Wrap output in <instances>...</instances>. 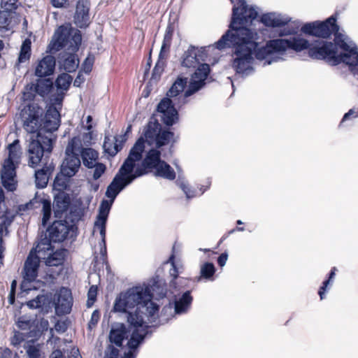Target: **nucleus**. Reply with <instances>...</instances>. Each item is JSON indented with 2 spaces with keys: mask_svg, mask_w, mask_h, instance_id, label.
<instances>
[{
  "mask_svg": "<svg viewBox=\"0 0 358 358\" xmlns=\"http://www.w3.org/2000/svg\"><path fill=\"white\" fill-rule=\"evenodd\" d=\"M215 45L219 50L235 48L232 66L237 73L246 76L254 71L252 66L254 51L258 60L265 61L264 65L271 64L286 59L291 50L299 52L307 49L309 42L300 36H294L289 39L271 40L265 46L257 48L258 42L252 39V35L245 29H239L234 32L227 31Z\"/></svg>",
  "mask_w": 358,
  "mask_h": 358,
  "instance_id": "nucleus-1",
  "label": "nucleus"
},
{
  "mask_svg": "<svg viewBox=\"0 0 358 358\" xmlns=\"http://www.w3.org/2000/svg\"><path fill=\"white\" fill-rule=\"evenodd\" d=\"M145 151V140L140 137L130 150L127 158L121 166L117 173L108 186L106 196L110 200H103L99 206V213L94 222V229L99 231L101 236L103 248L101 253L106 252V227L108 214L112 204L117 194L136 178L145 174L148 171L156 169L162 162L159 150L152 148L146 152L143 159Z\"/></svg>",
  "mask_w": 358,
  "mask_h": 358,
  "instance_id": "nucleus-2",
  "label": "nucleus"
},
{
  "mask_svg": "<svg viewBox=\"0 0 358 358\" xmlns=\"http://www.w3.org/2000/svg\"><path fill=\"white\" fill-rule=\"evenodd\" d=\"M113 310L127 315L131 338L124 358H134L137 348L149 333V324L154 322L159 307L152 301L148 286H136L121 293L115 299Z\"/></svg>",
  "mask_w": 358,
  "mask_h": 358,
  "instance_id": "nucleus-3",
  "label": "nucleus"
},
{
  "mask_svg": "<svg viewBox=\"0 0 358 358\" xmlns=\"http://www.w3.org/2000/svg\"><path fill=\"white\" fill-rule=\"evenodd\" d=\"M43 110L37 103H30L22 110L20 116L24 129L30 134L28 139L29 166L36 167L41 162L45 152L52 150V133L60 125V114L55 108H50L45 115L43 127L41 117Z\"/></svg>",
  "mask_w": 358,
  "mask_h": 358,
  "instance_id": "nucleus-4",
  "label": "nucleus"
},
{
  "mask_svg": "<svg viewBox=\"0 0 358 358\" xmlns=\"http://www.w3.org/2000/svg\"><path fill=\"white\" fill-rule=\"evenodd\" d=\"M210 72L207 64H201L192 76L188 89L180 95L187 84V78L178 77L167 92L166 98L163 99L157 106V112L161 120L167 126H171L178 119L176 107L180 108L187 103V98L199 91L205 84Z\"/></svg>",
  "mask_w": 358,
  "mask_h": 358,
  "instance_id": "nucleus-5",
  "label": "nucleus"
},
{
  "mask_svg": "<svg viewBox=\"0 0 358 358\" xmlns=\"http://www.w3.org/2000/svg\"><path fill=\"white\" fill-rule=\"evenodd\" d=\"M336 42L345 53L337 54V48L331 42L316 40L309 43L308 55L313 59H327L334 64L341 62L350 66H358V52L355 44L344 34L336 36Z\"/></svg>",
  "mask_w": 358,
  "mask_h": 358,
  "instance_id": "nucleus-6",
  "label": "nucleus"
},
{
  "mask_svg": "<svg viewBox=\"0 0 358 358\" xmlns=\"http://www.w3.org/2000/svg\"><path fill=\"white\" fill-rule=\"evenodd\" d=\"M82 41L80 31L66 26L59 27L55 31L52 40L48 46L47 52L55 53L62 48L64 51L59 56V63L66 71H75L79 65L76 57Z\"/></svg>",
  "mask_w": 358,
  "mask_h": 358,
  "instance_id": "nucleus-7",
  "label": "nucleus"
},
{
  "mask_svg": "<svg viewBox=\"0 0 358 358\" xmlns=\"http://www.w3.org/2000/svg\"><path fill=\"white\" fill-rule=\"evenodd\" d=\"M8 158L4 161L1 171V182L4 188L13 192L16 188V164L19 163L21 152L19 140H15L7 147Z\"/></svg>",
  "mask_w": 358,
  "mask_h": 358,
  "instance_id": "nucleus-8",
  "label": "nucleus"
},
{
  "mask_svg": "<svg viewBox=\"0 0 358 358\" xmlns=\"http://www.w3.org/2000/svg\"><path fill=\"white\" fill-rule=\"evenodd\" d=\"M234 3L231 22L228 31L245 29L252 35V39L257 40V34L245 27L257 16V11L252 7L249 8L245 0H231Z\"/></svg>",
  "mask_w": 358,
  "mask_h": 358,
  "instance_id": "nucleus-9",
  "label": "nucleus"
},
{
  "mask_svg": "<svg viewBox=\"0 0 358 358\" xmlns=\"http://www.w3.org/2000/svg\"><path fill=\"white\" fill-rule=\"evenodd\" d=\"M338 29L339 27L336 24V18L333 16L329 17L324 22H320L316 21L306 23L301 27L302 32L322 38H329L333 33L336 37L337 35L341 34L338 33ZM334 41H336V38H334ZM333 44L335 45L336 48L338 46L336 42Z\"/></svg>",
  "mask_w": 358,
  "mask_h": 358,
  "instance_id": "nucleus-10",
  "label": "nucleus"
},
{
  "mask_svg": "<svg viewBox=\"0 0 358 358\" xmlns=\"http://www.w3.org/2000/svg\"><path fill=\"white\" fill-rule=\"evenodd\" d=\"M144 136L149 145L155 144L157 148L168 144L173 138L174 134L162 130L161 124L156 119H151L144 129Z\"/></svg>",
  "mask_w": 358,
  "mask_h": 358,
  "instance_id": "nucleus-11",
  "label": "nucleus"
},
{
  "mask_svg": "<svg viewBox=\"0 0 358 358\" xmlns=\"http://www.w3.org/2000/svg\"><path fill=\"white\" fill-rule=\"evenodd\" d=\"M173 29L171 25L166 27L161 47L159 59L153 69L151 80H157L164 71L166 59L168 57L169 49L171 45Z\"/></svg>",
  "mask_w": 358,
  "mask_h": 358,
  "instance_id": "nucleus-12",
  "label": "nucleus"
},
{
  "mask_svg": "<svg viewBox=\"0 0 358 358\" xmlns=\"http://www.w3.org/2000/svg\"><path fill=\"white\" fill-rule=\"evenodd\" d=\"M67 157L64 160L61 166V173L66 177L71 178L73 176L80 166V160L76 148L69 143L66 150Z\"/></svg>",
  "mask_w": 358,
  "mask_h": 358,
  "instance_id": "nucleus-13",
  "label": "nucleus"
},
{
  "mask_svg": "<svg viewBox=\"0 0 358 358\" xmlns=\"http://www.w3.org/2000/svg\"><path fill=\"white\" fill-rule=\"evenodd\" d=\"M72 226L66 220H57L48 227L47 231L52 242H62L67 237Z\"/></svg>",
  "mask_w": 358,
  "mask_h": 358,
  "instance_id": "nucleus-14",
  "label": "nucleus"
},
{
  "mask_svg": "<svg viewBox=\"0 0 358 358\" xmlns=\"http://www.w3.org/2000/svg\"><path fill=\"white\" fill-rule=\"evenodd\" d=\"M55 301V308L58 315L67 314L71 311L73 299L70 289L61 288L56 294Z\"/></svg>",
  "mask_w": 358,
  "mask_h": 358,
  "instance_id": "nucleus-15",
  "label": "nucleus"
},
{
  "mask_svg": "<svg viewBox=\"0 0 358 358\" xmlns=\"http://www.w3.org/2000/svg\"><path fill=\"white\" fill-rule=\"evenodd\" d=\"M89 0H78L74 15V23L80 28H85L90 24Z\"/></svg>",
  "mask_w": 358,
  "mask_h": 358,
  "instance_id": "nucleus-16",
  "label": "nucleus"
},
{
  "mask_svg": "<svg viewBox=\"0 0 358 358\" xmlns=\"http://www.w3.org/2000/svg\"><path fill=\"white\" fill-rule=\"evenodd\" d=\"M40 259L35 257L34 251H31L24 262L23 277L24 282L22 285L24 287L25 281L32 282L35 280L38 275Z\"/></svg>",
  "mask_w": 358,
  "mask_h": 358,
  "instance_id": "nucleus-17",
  "label": "nucleus"
},
{
  "mask_svg": "<svg viewBox=\"0 0 358 358\" xmlns=\"http://www.w3.org/2000/svg\"><path fill=\"white\" fill-rule=\"evenodd\" d=\"M206 53L204 49L196 48L190 46L184 53L182 65L187 68H195L201 62L205 61Z\"/></svg>",
  "mask_w": 358,
  "mask_h": 358,
  "instance_id": "nucleus-18",
  "label": "nucleus"
},
{
  "mask_svg": "<svg viewBox=\"0 0 358 358\" xmlns=\"http://www.w3.org/2000/svg\"><path fill=\"white\" fill-rule=\"evenodd\" d=\"M56 61L55 57L46 55L41 59L35 69V75L38 77H46L52 75L55 69Z\"/></svg>",
  "mask_w": 358,
  "mask_h": 358,
  "instance_id": "nucleus-19",
  "label": "nucleus"
},
{
  "mask_svg": "<svg viewBox=\"0 0 358 358\" xmlns=\"http://www.w3.org/2000/svg\"><path fill=\"white\" fill-rule=\"evenodd\" d=\"M291 20L288 16L280 13H269L264 14L261 22L266 27H280L286 25Z\"/></svg>",
  "mask_w": 358,
  "mask_h": 358,
  "instance_id": "nucleus-20",
  "label": "nucleus"
},
{
  "mask_svg": "<svg viewBox=\"0 0 358 358\" xmlns=\"http://www.w3.org/2000/svg\"><path fill=\"white\" fill-rule=\"evenodd\" d=\"M51 242L52 241L50 238H45L41 239L36 246L31 250L34 251V257L40 260L46 259V257L53 251Z\"/></svg>",
  "mask_w": 358,
  "mask_h": 358,
  "instance_id": "nucleus-21",
  "label": "nucleus"
},
{
  "mask_svg": "<svg viewBox=\"0 0 358 358\" xmlns=\"http://www.w3.org/2000/svg\"><path fill=\"white\" fill-rule=\"evenodd\" d=\"M127 337V331L123 324H117L113 326L110 331L109 339L112 343H115L117 347L122 345V341Z\"/></svg>",
  "mask_w": 358,
  "mask_h": 358,
  "instance_id": "nucleus-22",
  "label": "nucleus"
},
{
  "mask_svg": "<svg viewBox=\"0 0 358 358\" xmlns=\"http://www.w3.org/2000/svg\"><path fill=\"white\" fill-rule=\"evenodd\" d=\"M54 170L52 164L45 165L41 169L35 171V182L38 188L46 187L50 176Z\"/></svg>",
  "mask_w": 358,
  "mask_h": 358,
  "instance_id": "nucleus-23",
  "label": "nucleus"
},
{
  "mask_svg": "<svg viewBox=\"0 0 358 358\" xmlns=\"http://www.w3.org/2000/svg\"><path fill=\"white\" fill-rule=\"evenodd\" d=\"M69 206V199L64 195H57L53 202V211L55 217L62 218L66 214Z\"/></svg>",
  "mask_w": 358,
  "mask_h": 358,
  "instance_id": "nucleus-24",
  "label": "nucleus"
},
{
  "mask_svg": "<svg viewBox=\"0 0 358 358\" xmlns=\"http://www.w3.org/2000/svg\"><path fill=\"white\" fill-rule=\"evenodd\" d=\"M192 302L189 291L185 292L182 296L175 301V313L182 315L187 313Z\"/></svg>",
  "mask_w": 358,
  "mask_h": 358,
  "instance_id": "nucleus-25",
  "label": "nucleus"
},
{
  "mask_svg": "<svg viewBox=\"0 0 358 358\" xmlns=\"http://www.w3.org/2000/svg\"><path fill=\"white\" fill-rule=\"evenodd\" d=\"M34 86L36 94L41 97H45L49 95L54 89V84L50 78L38 79L35 83H32Z\"/></svg>",
  "mask_w": 358,
  "mask_h": 358,
  "instance_id": "nucleus-26",
  "label": "nucleus"
},
{
  "mask_svg": "<svg viewBox=\"0 0 358 358\" xmlns=\"http://www.w3.org/2000/svg\"><path fill=\"white\" fill-rule=\"evenodd\" d=\"M43 344H41L34 340H30L24 343V348L29 358H41L43 355Z\"/></svg>",
  "mask_w": 358,
  "mask_h": 358,
  "instance_id": "nucleus-27",
  "label": "nucleus"
},
{
  "mask_svg": "<svg viewBox=\"0 0 358 358\" xmlns=\"http://www.w3.org/2000/svg\"><path fill=\"white\" fill-rule=\"evenodd\" d=\"M0 11V31L3 32L12 29V21L14 13L13 9L9 8H3ZM2 36V34H0Z\"/></svg>",
  "mask_w": 358,
  "mask_h": 358,
  "instance_id": "nucleus-28",
  "label": "nucleus"
},
{
  "mask_svg": "<svg viewBox=\"0 0 358 358\" xmlns=\"http://www.w3.org/2000/svg\"><path fill=\"white\" fill-rule=\"evenodd\" d=\"M99 157V153L92 148H83L81 151V157L85 166L92 169Z\"/></svg>",
  "mask_w": 358,
  "mask_h": 358,
  "instance_id": "nucleus-29",
  "label": "nucleus"
},
{
  "mask_svg": "<svg viewBox=\"0 0 358 358\" xmlns=\"http://www.w3.org/2000/svg\"><path fill=\"white\" fill-rule=\"evenodd\" d=\"M155 176L173 180L176 178V173L169 164L162 161L155 169Z\"/></svg>",
  "mask_w": 358,
  "mask_h": 358,
  "instance_id": "nucleus-30",
  "label": "nucleus"
},
{
  "mask_svg": "<svg viewBox=\"0 0 358 358\" xmlns=\"http://www.w3.org/2000/svg\"><path fill=\"white\" fill-rule=\"evenodd\" d=\"M64 259V251L63 250H57L55 252H52L46 257V259H43L45 260V263L48 266H58L63 264Z\"/></svg>",
  "mask_w": 358,
  "mask_h": 358,
  "instance_id": "nucleus-31",
  "label": "nucleus"
},
{
  "mask_svg": "<svg viewBox=\"0 0 358 358\" xmlns=\"http://www.w3.org/2000/svg\"><path fill=\"white\" fill-rule=\"evenodd\" d=\"M215 273V268L213 263L206 262L201 266L200 275L198 277L197 280L200 281L202 279L206 280H213V275Z\"/></svg>",
  "mask_w": 358,
  "mask_h": 358,
  "instance_id": "nucleus-32",
  "label": "nucleus"
},
{
  "mask_svg": "<svg viewBox=\"0 0 358 358\" xmlns=\"http://www.w3.org/2000/svg\"><path fill=\"white\" fill-rule=\"evenodd\" d=\"M31 41L29 38H26L20 48V51L18 57V63H24L29 60L31 54Z\"/></svg>",
  "mask_w": 358,
  "mask_h": 358,
  "instance_id": "nucleus-33",
  "label": "nucleus"
},
{
  "mask_svg": "<svg viewBox=\"0 0 358 358\" xmlns=\"http://www.w3.org/2000/svg\"><path fill=\"white\" fill-rule=\"evenodd\" d=\"M72 82V77L67 73H62L55 81L57 90L67 91Z\"/></svg>",
  "mask_w": 358,
  "mask_h": 358,
  "instance_id": "nucleus-34",
  "label": "nucleus"
},
{
  "mask_svg": "<svg viewBox=\"0 0 358 358\" xmlns=\"http://www.w3.org/2000/svg\"><path fill=\"white\" fill-rule=\"evenodd\" d=\"M103 148L105 152L110 156H115L120 151V148L115 143L114 139L108 136H105Z\"/></svg>",
  "mask_w": 358,
  "mask_h": 358,
  "instance_id": "nucleus-35",
  "label": "nucleus"
},
{
  "mask_svg": "<svg viewBox=\"0 0 358 358\" xmlns=\"http://www.w3.org/2000/svg\"><path fill=\"white\" fill-rule=\"evenodd\" d=\"M14 216L10 215L8 212H6L2 215H0V237H2L3 234H8V227L12 223Z\"/></svg>",
  "mask_w": 358,
  "mask_h": 358,
  "instance_id": "nucleus-36",
  "label": "nucleus"
},
{
  "mask_svg": "<svg viewBox=\"0 0 358 358\" xmlns=\"http://www.w3.org/2000/svg\"><path fill=\"white\" fill-rule=\"evenodd\" d=\"M35 320L27 315H22L17 318L16 324L17 327L22 330L30 329L33 326Z\"/></svg>",
  "mask_w": 358,
  "mask_h": 358,
  "instance_id": "nucleus-37",
  "label": "nucleus"
},
{
  "mask_svg": "<svg viewBox=\"0 0 358 358\" xmlns=\"http://www.w3.org/2000/svg\"><path fill=\"white\" fill-rule=\"evenodd\" d=\"M43 217H42V224L45 227L48 222L49 221L51 215V203L48 200L43 199Z\"/></svg>",
  "mask_w": 358,
  "mask_h": 358,
  "instance_id": "nucleus-38",
  "label": "nucleus"
},
{
  "mask_svg": "<svg viewBox=\"0 0 358 358\" xmlns=\"http://www.w3.org/2000/svg\"><path fill=\"white\" fill-rule=\"evenodd\" d=\"M47 297L42 294L38 295L35 299L27 302V306L30 308H38L45 304Z\"/></svg>",
  "mask_w": 358,
  "mask_h": 358,
  "instance_id": "nucleus-39",
  "label": "nucleus"
},
{
  "mask_svg": "<svg viewBox=\"0 0 358 358\" xmlns=\"http://www.w3.org/2000/svg\"><path fill=\"white\" fill-rule=\"evenodd\" d=\"M176 184L182 189L187 199L193 198L196 196L195 191L191 189L184 180L178 178L176 181Z\"/></svg>",
  "mask_w": 358,
  "mask_h": 358,
  "instance_id": "nucleus-40",
  "label": "nucleus"
},
{
  "mask_svg": "<svg viewBox=\"0 0 358 358\" xmlns=\"http://www.w3.org/2000/svg\"><path fill=\"white\" fill-rule=\"evenodd\" d=\"M174 257L171 256L169 258V262L171 264L172 268L170 269V275L173 277V280L171 281L170 284L171 286L176 288L177 287V278L178 277L179 271L178 268L176 267L175 262L173 261Z\"/></svg>",
  "mask_w": 358,
  "mask_h": 358,
  "instance_id": "nucleus-41",
  "label": "nucleus"
},
{
  "mask_svg": "<svg viewBox=\"0 0 358 358\" xmlns=\"http://www.w3.org/2000/svg\"><path fill=\"white\" fill-rule=\"evenodd\" d=\"M36 94H37L36 91H35L34 86L31 83L25 87L22 99L24 101H31L34 99Z\"/></svg>",
  "mask_w": 358,
  "mask_h": 358,
  "instance_id": "nucleus-42",
  "label": "nucleus"
},
{
  "mask_svg": "<svg viewBox=\"0 0 358 358\" xmlns=\"http://www.w3.org/2000/svg\"><path fill=\"white\" fill-rule=\"evenodd\" d=\"M336 268L335 267H334L330 273H329V279L324 281L323 282V285L320 287V290H319V295L320 296V299H324V293H325V291H326V289L328 286V285L330 283V282L333 280V278H334L335 276V271H336Z\"/></svg>",
  "mask_w": 358,
  "mask_h": 358,
  "instance_id": "nucleus-43",
  "label": "nucleus"
},
{
  "mask_svg": "<svg viewBox=\"0 0 358 358\" xmlns=\"http://www.w3.org/2000/svg\"><path fill=\"white\" fill-rule=\"evenodd\" d=\"M92 169H94L93 178L97 180L104 173L106 167L105 164L97 162L93 166Z\"/></svg>",
  "mask_w": 358,
  "mask_h": 358,
  "instance_id": "nucleus-44",
  "label": "nucleus"
},
{
  "mask_svg": "<svg viewBox=\"0 0 358 358\" xmlns=\"http://www.w3.org/2000/svg\"><path fill=\"white\" fill-rule=\"evenodd\" d=\"M64 175H57L54 180V187L58 190H62L66 187V180L63 178Z\"/></svg>",
  "mask_w": 358,
  "mask_h": 358,
  "instance_id": "nucleus-45",
  "label": "nucleus"
},
{
  "mask_svg": "<svg viewBox=\"0 0 358 358\" xmlns=\"http://www.w3.org/2000/svg\"><path fill=\"white\" fill-rule=\"evenodd\" d=\"M94 57L89 55L84 61L82 64V69L86 73H90L92 71V66L94 64Z\"/></svg>",
  "mask_w": 358,
  "mask_h": 358,
  "instance_id": "nucleus-46",
  "label": "nucleus"
},
{
  "mask_svg": "<svg viewBox=\"0 0 358 358\" xmlns=\"http://www.w3.org/2000/svg\"><path fill=\"white\" fill-rule=\"evenodd\" d=\"M105 353V358H117L119 355V350L113 345H109L106 348Z\"/></svg>",
  "mask_w": 358,
  "mask_h": 358,
  "instance_id": "nucleus-47",
  "label": "nucleus"
},
{
  "mask_svg": "<svg viewBox=\"0 0 358 358\" xmlns=\"http://www.w3.org/2000/svg\"><path fill=\"white\" fill-rule=\"evenodd\" d=\"M24 341V335L19 332L16 331L14 333L13 336L11 338L10 342L11 344L14 346H17L20 345Z\"/></svg>",
  "mask_w": 358,
  "mask_h": 358,
  "instance_id": "nucleus-48",
  "label": "nucleus"
},
{
  "mask_svg": "<svg viewBox=\"0 0 358 358\" xmlns=\"http://www.w3.org/2000/svg\"><path fill=\"white\" fill-rule=\"evenodd\" d=\"M99 318H100V313H99V310H94L91 315L90 320L88 324L89 328L92 329L93 327H94L97 324V323L99 320Z\"/></svg>",
  "mask_w": 358,
  "mask_h": 358,
  "instance_id": "nucleus-49",
  "label": "nucleus"
},
{
  "mask_svg": "<svg viewBox=\"0 0 358 358\" xmlns=\"http://www.w3.org/2000/svg\"><path fill=\"white\" fill-rule=\"evenodd\" d=\"M96 294H97V287L94 285L91 286L88 291V293H87V296H88L87 303H90V301H92V303H93L95 301L96 297Z\"/></svg>",
  "mask_w": 358,
  "mask_h": 358,
  "instance_id": "nucleus-50",
  "label": "nucleus"
},
{
  "mask_svg": "<svg viewBox=\"0 0 358 358\" xmlns=\"http://www.w3.org/2000/svg\"><path fill=\"white\" fill-rule=\"evenodd\" d=\"M113 139L115 141V143L118 146V148H120V150L122 148L124 143L127 141V136H126V134H123V135L117 136L114 137Z\"/></svg>",
  "mask_w": 358,
  "mask_h": 358,
  "instance_id": "nucleus-51",
  "label": "nucleus"
},
{
  "mask_svg": "<svg viewBox=\"0 0 358 358\" xmlns=\"http://www.w3.org/2000/svg\"><path fill=\"white\" fill-rule=\"evenodd\" d=\"M16 1L17 0H1V7L15 9Z\"/></svg>",
  "mask_w": 358,
  "mask_h": 358,
  "instance_id": "nucleus-52",
  "label": "nucleus"
},
{
  "mask_svg": "<svg viewBox=\"0 0 358 358\" xmlns=\"http://www.w3.org/2000/svg\"><path fill=\"white\" fill-rule=\"evenodd\" d=\"M55 328L58 332H64L67 329V325L66 322L58 321L55 326Z\"/></svg>",
  "mask_w": 358,
  "mask_h": 358,
  "instance_id": "nucleus-53",
  "label": "nucleus"
},
{
  "mask_svg": "<svg viewBox=\"0 0 358 358\" xmlns=\"http://www.w3.org/2000/svg\"><path fill=\"white\" fill-rule=\"evenodd\" d=\"M358 117V108H355L350 109L347 113H345L343 117L342 122L348 120L350 117Z\"/></svg>",
  "mask_w": 358,
  "mask_h": 358,
  "instance_id": "nucleus-54",
  "label": "nucleus"
},
{
  "mask_svg": "<svg viewBox=\"0 0 358 358\" xmlns=\"http://www.w3.org/2000/svg\"><path fill=\"white\" fill-rule=\"evenodd\" d=\"M228 258V255L226 252L222 253L218 259H217V263L220 266L222 267L225 265Z\"/></svg>",
  "mask_w": 358,
  "mask_h": 358,
  "instance_id": "nucleus-55",
  "label": "nucleus"
},
{
  "mask_svg": "<svg viewBox=\"0 0 358 358\" xmlns=\"http://www.w3.org/2000/svg\"><path fill=\"white\" fill-rule=\"evenodd\" d=\"M80 356V352L78 348H72L70 353L67 355V358H78Z\"/></svg>",
  "mask_w": 358,
  "mask_h": 358,
  "instance_id": "nucleus-56",
  "label": "nucleus"
},
{
  "mask_svg": "<svg viewBox=\"0 0 358 358\" xmlns=\"http://www.w3.org/2000/svg\"><path fill=\"white\" fill-rule=\"evenodd\" d=\"M66 2L67 0H51L52 6L55 8L64 7Z\"/></svg>",
  "mask_w": 358,
  "mask_h": 358,
  "instance_id": "nucleus-57",
  "label": "nucleus"
},
{
  "mask_svg": "<svg viewBox=\"0 0 358 358\" xmlns=\"http://www.w3.org/2000/svg\"><path fill=\"white\" fill-rule=\"evenodd\" d=\"M66 355L60 350H55L50 358H65Z\"/></svg>",
  "mask_w": 358,
  "mask_h": 358,
  "instance_id": "nucleus-58",
  "label": "nucleus"
},
{
  "mask_svg": "<svg viewBox=\"0 0 358 358\" xmlns=\"http://www.w3.org/2000/svg\"><path fill=\"white\" fill-rule=\"evenodd\" d=\"M5 250V247L3 244V238L0 237V263L2 264V260L3 259V252Z\"/></svg>",
  "mask_w": 358,
  "mask_h": 358,
  "instance_id": "nucleus-59",
  "label": "nucleus"
},
{
  "mask_svg": "<svg viewBox=\"0 0 358 358\" xmlns=\"http://www.w3.org/2000/svg\"><path fill=\"white\" fill-rule=\"evenodd\" d=\"M92 120V116L90 115H88L87 117V125L85 127V129L87 130V131H90L92 128V125L91 124V122Z\"/></svg>",
  "mask_w": 358,
  "mask_h": 358,
  "instance_id": "nucleus-60",
  "label": "nucleus"
},
{
  "mask_svg": "<svg viewBox=\"0 0 358 358\" xmlns=\"http://www.w3.org/2000/svg\"><path fill=\"white\" fill-rule=\"evenodd\" d=\"M296 32V29H289V30H284L283 32L281 34V35H290L293 34Z\"/></svg>",
  "mask_w": 358,
  "mask_h": 358,
  "instance_id": "nucleus-61",
  "label": "nucleus"
},
{
  "mask_svg": "<svg viewBox=\"0 0 358 358\" xmlns=\"http://www.w3.org/2000/svg\"><path fill=\"white\" fill-rule=\"evenodd\" d=\"M34 206V202L33 201H30L29 203H27L25 204L24 207L23 208L24 210L25 209H29V208H31Z\"/></svg>",
  "mask_w": 358,
  "mask_h": 358,
  "instance_id": "nucleus-62",
  "label": "nucleus"
},
{
  "mask_svg": "<svg viewBox=\"0 0 358 358\" xmlns=\"http://www.w3.org/2000/svg\"><path fill=\"white\" fill-rule=\"evenodd\" d=\"M4 201V193L3 190L0 188V203Z\"/></svg>",
  "mask_w": 358,
  "mask_h": 358,
  "instance_id": "nucleus-63",
  "label": "nucleus"
},
{
  "mask_svg": "<svg viewBox=\"0 0 358 358\" xmlns=\"http://www.w3.org/2000/svg\"><path fill=\"white\" fill-rule=\"evenodd\" d=\"M131 131V125H129L127 127V129H126V131L124 134H126V136H127V135Z\"/></svg>",
  "mask_w": 358,
  "mask_h": 358,
  "instance_id": "nucleus-64",
  "label": "nucleus"
}]
</instances>
